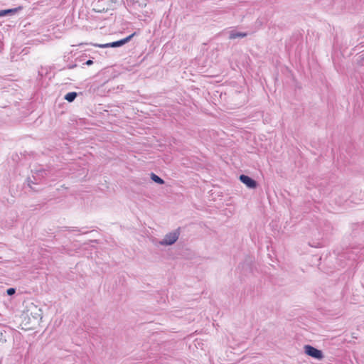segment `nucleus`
Listing matches in <instances>:
<instances>
[{
	"instance_id": "nucleus-1",
	"label": "nucleus",
	"mask_w": 364,
	"mask_h": 364,
	"mask_svg": "<svg viewBox=\"0 0 364 364\" xmlns=\"http://www.w3.org/2000/svg\"><path fill=\"white\" fill-rule=\"evenodd\" d=\"M180 235V228L167 233L164 237L159 241V244L163 246H168L174 244Z\"/></svg>"
},
{
	"instance_id": "nucleus-2",
	"label": "nucleus",
	"mask_w": 364,
	"mask_h": 364,
	"mask_svg": "<svg viewBox=\"0 0 364 364\" xmlns=\"http://www.w3.org/2000/svg\"><path fill=\"white\" fill-rule=\"evenodd\" d=\"M47 174L48 171L43 168L36 170L32 176L33 180H31L30 178H28V185L31 188L33 189L31 186V183L38 184L41 183V180L47 176Z\"/></svg>"
},
{
	"instance_id": "nucleus-3",
	"label": "nucleus",
	"mask_w": 364,
	"mask_h": 364,
	"mask_svg": "<svg viewBox=\"0 0 364 364\" xmlns=\"http://www.w3.org/2000/svg\"><path fill=\"white\" fill-rule=\"evenodd\" d=\"M134 35H135V33H133L132 34H131V35L128 36L127 37H126L123 39H121L119 41H114V42L105 43V44H95V46L97 47H100V48L119 47V46H122L124 45L125 43H128L133 38V36Z\"/></svg>"
},
{
	"instance_id": "nucleus-4",
	"label": "nucleus",
	"mask_w": 364,
	"mask_h": 364,
	"mask_svg": "<svg viewBox=\"0 0 364 364\" xmlns=\"http://www.w3.org/2000/svg\"><path fill=\"white\" fill-rule=\"evenodd\" d=\"M304 352L306 355L316 359H321L323 358L322 351L310 345L304 346Z\"/></svg>"
},
{
	"instance_id": "nucleus-5",
	"label": "nucleus",
	"mask_w": 364,
	"mask_h": 364,
	"mask_svg": "<svg viewBox=\"0 0 364 364\" xmlns=\"http://www.w3.org/2000/svg\"><path fill=\"white\" fill-rule=\"evenodd\" d=\"M240 180L242 183L245 184L246 186L249 188L254 189L256 188L257 186V182L247 175H240Z\"/></svg>"
},
{
	"instance_id": "nucleus-6",
	"label": "nucleus",
	"mask_w": 364,
	"mask_h": 364,
	"mask_svg": "<svg viewBox=\"0 0 364 364\" xmlns=\"http://www.w3.org/2000/svg\"><path fill=\"white\" fill-rule=\"evenodd\" d=\"M11 330L0 324V343H4L11 338Z\"/></svg>"
},
{
	"instance_id": "nucleus-7",
	"label": "nucleus",
	"mask_w": 364,
	"mask_h": 364,
	"mask_svg": "<svg viewBox=\"0 0 364 364\" xmlns=\"http://www.w3.org/2000/svg\"><path fill=\"white\" fill-rule=\"evenodd\" d=\"M21 9L22 8L21 6H18V7L14 8V9H4V10H1L0 11V17L14 15V14H16L18 11L21 10Z\"/></svg>"
},
{
	"instance_id": "nucleus-8",
	"label": "nucleus",
	"mask_w": 364,
	"mask_h": 364,
	"mask_svg": "<svg viewBox=\"0 0 364 364\" xmlns=\"http://www.w3.org/2000/svg\"><path fill=\"white\" fill-rule=\"evenodd\" d=\"M247 33L246 32H238L236 31H231L230 32L229 38L230 39H235L237 38H245L247 36Z\"/></svg>"
},
{
	"instance_id": "nucleus-9",
	"label": "nucleus",
	"mask_w": 364,
	"mask_h": 364,
	"mask_svg": "<svg viewBox=\"0 0 364 364\" xmlns=\"http://www.w3.org/2000/svg\"><path fill=\"white\" fill-rule=\"evenodd\" d=\"M252 259L250 258H247L244 263L241 264L239 267L244 269L245 272H252L251 267Z\"/></svg>"
},
{
	"instance_id": "nucleus-10",
	"label": "nucleus",
	"mask_w": 364,
	"mask_h": 364,
	"mask_svg": "<svg viewBox=\"0 0 364 364\" xmlns=\"http://www.w3.org/2000/svg\"><path fill=\"white\" fill-rule=\"evenodd\" d=\"M77 96V92H70L67 93L65 95L64 99L65 100H67L68 102H73L75 100Z\"/></svg>"
},
{
	"instance_id": "nucleus-11",
	"label": "nucleus",
	"mask_w": 364,
	"mask_h": 364,
	"mask_svg": "<svg viewBox=\"0 0 364 364\" xmlns=\"http://www.w3.org/2000/svg\"><path fill=\"white\" fill-rule=\"evenodd\" d=\"M150 177L153 181H154L155 183H156L159 185H162L165 183L164 179H162L161 177H159V176H157L156 174H155L154 173H151Z\"/></svg>"
},
{
	"instance_id": "nucleus-12",
	"label": "nucleus",
	"mask_w": 364,
	"mask_h": 364,
	"mask_svg": "<svg viewBox=\"0 0 364 364\" xmlns=\"http://www.w3.org/2000/svg\"><path fill=\"white\" fill-rule=\"evenodd\" d=\"M7 295L12 296L16 293V289L15 288H9L6 290Z\"/></svg>"
},
{
	"instance_id": "nucleus-13",
	"label": "nucleus",
	"mask_w": 364,
	"mask_h": 364,
	"mask_svg": "<svg viewBox=\"0 0 364 364\" xmlns=\"http://www.w3.org/2000/svg\"><path fill=\"white\" fill-rule=\"evenodd\" d=\"M93 64L92 60L90 59L85 63V65H91Z\"/></svg>"
},
{
	"instance_id": "nucleus-14",
	"label": "nucleus",
	"mask_w": 364,
	"mask_h": 364,
	"mask_svg": "<svg viewBox=\"0 0 364 364\" xmlns=\"http://www.w3.org/2000/svg\"><path fill=\"white\" fill-rule=\"evenodd\" d=\"M75 67H76V65L70 66V68H75Z\"/></svg>"
}]
</instances>
